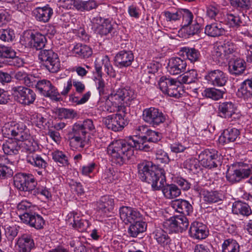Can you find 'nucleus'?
<instances>
[{
    "mask_svg": "<svg viewBox=\"0 0 252 252\" xmlns=\"http://www.w3.org/2000/svg\"><path fill=\"white\" fill-rule=\"evenodd\" d=\"M138 173L140 178L151 185L153 190H162L164 197L167 199L177 197L181 194V189L175 184H166V177L164 170L158 169L150 161H145L138 164Z\"/></svg>",
    "mask_w": 252,
    "mask_h": 252,
    "instance_id": "nucleus-1",
    "label": "nucleus"
},
{
    "mask_svg": "<svg viewBox=\"0 0 252 252\" xmlns=\"http://www.w3.org/2000/svg\"><path fill=\"white\" fill-rule=\"evenodd\" d=\"M146 141L132 138L114 140L107 146V154L112 164L121 166L133 155L134 149L144 151L150 150Z\"/></svg>",
    "mask_w": 252,
    "mask_h": 252,
    "instance_id": "nucleus-2",
    "label": "nucleus"
},
{
    "mask_svg": "<svg viewBox=\"0 0 252 252\" xmlns=\"http://www.w3.org/2000/svg\"><path fill=\"white\" fill-rule=\"evenodd\" d=\"M95 131V126L91 119L75 123L68 133L70 147L73 150L79 151L83 150L89 145V135Z\"/></svg>",
    "mask_w": 252,
    "mask_h": 252,
    "instance_id": "nucleus-3",
    "label": "nucleus"
},
{
    "mask_svg": "<svg viewBox=\"0 0 252 252\" xmlns=\"http://www.w3.org/2000/svg\"><path fill=\"white\" fill-rule=\"evenodd\" d=\"M108 96L119 108L120 112L127 114L126 107L135 99L136 94L133 89L126 87L114 91Z\"/></svg>",
    "mask_w": 252,
    "mask_h": 252,
    "instance_id": "nucleus-4",
    "label": "nucleus"
},
{
    "mask_svg": "<svg viewBox=\"0 0 252 252\" xmlns=\"http://www.w3.org/2000/svg\"><path fill=\"white\" fill-rule=\"evenodd\" d=\"M23 141V147L28 153L26 157L27 162L38 169H45L47 166V162L41 155L34 153L39 148L37 142L33 140H30V138Z\"/></svg>",
    "mask_w": 252,
    "mask_h": 252,
    "instance_id": "nucleus-5",
    "label": "nucleus"
},
{
    "mask_svg": "<svg viewBox=\"0 0 252 252\" xmlns=\"http://www.w3.org/2000/svg\"><path fill=\"white\" fill-rule=\"evenodd\" d=\"M236 45L232 42L225 41L214 46L213 58L219 63H223L236 57Z\"/></svg>",
    "mask_w": 252,
    "mask_h": 252,
    "instance_id": "nucleus-6",
    "label": "nucleus"
},
{
    "mask_svg": "<svg viewBox=\"0 0 252 252\" xmlns=\"http://www.w3.org/2000/svg\"><path fill=\"white\" fill-rule=\"evenodd\" d=\"M2 132L5 137L12 139L14 138L16 141L28 140L31 137L29 129L22 123L5 124Z\"/></svg>",
    "mask_w": 252,
    "mask_h": 252,
    "instance_id": "nucleus-7",
    "label": "nucleus"
},
{
    "mask_svg": "<svg viewBox=\"0 0 252 252\" xmlns=\"http://www.w3.org/2000/svg\"><path fill=\"white\" fill-rule=\"evenodd\" d=\"M41 64L51 73H57L61 68V63L57 53L51 49H43L38 53Z\"/></svg>",
    "mask_w": 252,
    "mask_h": 252,
    "instance_id": "nucleus-8",
    "label": "nucleus"
},
{
    "mask_svg": "<svg viewBox=\"0 0 252 252\" xmlns=\"http://www.w3.org/2000/svg\"><path fill=\"white\" fill-rule=\"evenodd\" d=\"M181 84L179 81L165 76L161 77L158 83L159 88L163 94L175 98L181 97L184 93Z\"/></svg>",
    "mask_w": 252,
    "mask_h": 252,
    "instance_id": "nucleus-9",
    "label": "nucleus"
},
{
    "mask_svg": "<svg viewBox=\"0 0 252 252\" xmlns=\"http://www.w3.org/2000/svg\"><path fill=\"white\" fill-rule=\"evenodd\" d=\"M91 22L95 32L101 36L110 35L111 37H114L118 34L117 26L108 19H104L97 16L94 17Z\"/></svg>",
    "mask_w": 252,
    "mask_h": 252,
    "instance_id": "nucleus-10",
    "label": "nucleus"
},
{
    "mask_svg": "<svg viewBox=\"0 0 252 252\" xmlns=\"http://www.w3.org/2000/svg\"><path fill=\"white\" fill-rule=\"evenodd\" d=\"M252 174V166L240 163L238 168L234 166L227 169L226 178L229 183L234 184L249 178Z\"/></svg>",
    "mask_w": 252,
    "mask_h": 252,
    "instance_id": "nucleus-11",
    "label": "nucleus"
},
{
    "mask_svg": "<svg viewBox=\"0 0 252 252\" xmlns=\"http://www.w3.org/2000/svg\"><path fill=\"white\" fill-rule=\"evenodd\" d=\"M199 161L204 168L211 169L216 168L222 163V158L218 151L207 149L202 151L198 156Z\"/></svg>",
    "mask_w": 252,
    "mask_h": 252,
    "instance_id": "nucleus-12",
    "label": "nucleus"
},
{
    "mask_svg": "<svg viewBox=\"0 0 252 252\" xmlns=\"http://www.w3.org/2000/svg\"><path fill=\"white\" fill-rule=\"evenodd\" d=\"M11 91L17 102L24 106L33 104L36 98V94L32 90L23 86L13 87Z\"/></svg>",
    "mask_w": 252,
    "mask_h": 252,
    "instance_id": "nucleus-13",
    "label": "nucleus"
},
{
    "mask_svg": "<svg viewBox=\"0 0 252 252\" xmlns=\"http://www.w3.org/2000/svg\"><path fill=\"white\" fill-rule=\"evenodd\" d=\"M237 108L235 104L232 101H228L219 103L218 107V115L221 118L230 121H236L240 119L241 115L237 112Z\"/></svg>",
    "mask_w": 252,
    "mask_h": 252,
    "instance_id": "nucleus-14",
    "label": "nucleus"
},
{
    "mask_svg": "<svg viewBox=\"0 0 252 252\" xmlns=\"http://www.w3.org/2000/svg\"><path fill=\"white\" fill-rule=\"evenodd\" d=\"M14 187L20 191H32L34 189L36 182L31 174L18 173L13 177Z\"/></svg>",
    "mask_w": 252,
    "mask_h": 252,
    "instance_id": "nucleus-15",
    "label": "nucleus"
},
{
    "mask_svg": "<svg viewBox=\"0 0 252 252\" xmlns=\"http://www.w3.org/2000/svg\"><path fill=\"white\" fill-rule=\"evenodd\" d=\"M189 225L188 219L184 216H175L164 222V228L170 233L182 232Z\"/></svg>",
    "mask_w": 252,
    "mask_h": 252,
    "instance_id": "nucleus-16",
    "label": "nucleus"
},
{
    "mask_svg": "<svg viewBox=\"0 0 252 252\" xmlns=\"http://www.w3.org/2000/svg\"><path fill=\"white\" fill-rule=\"evenodd\" d=\"M35 88L44 97H50L56 101H59L61 99L60 94L57 89L48 80H38Z\"/></svg>",
    "mask_w": 252,
    "mask_h": 252,
    "instance_id": "nucleus-17",
    "label": "nucleus"
},
{
    "mask_svg": "<svg viewBox=\"0 0 252 252\" xmlns=\"http://www.w3.org/2000/svg\"><path fill=\"white\" fill-rule=\"evenodd\" d=\"M142 118L145 122L154 127L163 123L166 119L160 110L153 107L144 109Z\"/></svg>",
    "mask_w": 252,
    "mask_h": 252,
    "instance_id": "nucleus-18",
    "label": "nucleus"
},
{
    "mask_svg": "<svg viewBox=\"0 0 252 252\" xmlns=\"http://www.w3.org/2000/svg\"><path fill=\"white\" fill-rule=\"evenodd\" d=\"M115 199L111 195L101 196L96 202V209L103 217H110L114 213Z\"/></svg>",
    "mask_w": 252,
    "mask_h": 252,
    "instance_id": "nucleus-19",
    "label": "nucleus"
},
{
    "mask_svg": "<svg viewBox=\"0 0 252 252\" xmlns=\"http://www.w3.org/2000/svg\"><path fill=\"white\" fill-rule=\"evenodd\" d=\"M123 114L117 113L109 115L103 119V122L108 129L114 131H121L127 124L125 118L126 114Z\"/></svg>",
    "mask_w": 252,
    "mask_h": 252,
    "instance_id": "nucleus-20",
    "label": "nucleus"
},
{
    "mask_svg": "<svg viewBox=\"0 0 252 252\" xmlns=\"http://www.w3.org/2000/svg\"><path fill=\"white\" fill-rule=\"evenodd\" d=\"M204 79L209 85L217 87H222L226 83L227 75L220 69L207 71L204 76Z\"/></svg>",
    "mask_w": 252,
    "mask_h": 252,
    "instance_id": "nucleus-21",
    "label": "nucleus"
},
{
    "mask_svg": "<svg viewBox=\"0 0 252 252\" xmlns=\"http://www.w3.org/2000/svg\"><path fill=\"white\" fill-rule=\"evenodd\" d=\"M19 217L23 223L28 224L36 229L43 228L45 224V221L42 217L33 212L32 213L20 214Z\"/></svg>",
    "mask_w": 252,
    "mask_h": 252,
    "instance_id": "nucleus-22",
    "label": "nucleus"
},
{
    "mask_svg": "<svg viewBox=\"0 0 252 252\" xmlns=\"http://www.w3.org/2000/svg\"><path fill=\"white\" fill-rule=\"evenodd\" d=\"M66 220L70 225L80 232L86 231L90 226L89 221L83 219L77 212L69 213L67 216Z\"/></svg>",
    "mask_w": 252,
    "mask_h": 252,
    "instance_id": "nucleus-23",
    "label": "nucleus"
},
{
    "mask_svg": "<svg viewBox=\"0 0 252 252\" xmlns=\"http://www.w3.org/2000/svg\"><path fill=\"white\" fill-rule=\"evenodd\" d=\"M121 219L126 224L132 223L140 220L142 215L136 209L128 206H122L120 208Z\"/></svg>",
    "mask_w": 252,
    "mask_h": 252,
    "instance_id": "nucleus-24",
    "label": "nucleus"
},
{
    "mask_svg": "<svg viewBox=\"0 0 252 252\" xmlns=\"http://www.w3.org/2000/svg\"><path fill=\"white\" fill-rule=\"evenodd\" d=\"M187 62L179 57H173L169 60L166 67L167 71L171 75H175L184 72L186 70Z\"/></svg>",
    "mask_w": 252,
    "mask_h": 252,
    "instance_id": "nucleus-25",
    "label": "nucleus"
},
{
    "mask_svg": "<svg viewBox=\"0 0 252 252\" xmlns=\"http://www.w3.org/2000/svg\"><path fill=\"white\" fill-rule=\"evenodd\" d=\"M209 231L207 226L199 221L193 222L189 231V236L194 239L202 240L208 235Z\"/></svg>",
    "mask_w": 252,
    "mask_h": 252,
    "instance_id": "nucleus-26",
    "label": "nucleus"
},
{
    "mask_svg": "<svg viewBox=\"0 0 252 252\" xmlns=\"http://www.w3.org/2000/svg\"><path fill=\"white\" fill-rule=\"evenodd\" d=\"M134 55L131 51H120L115 57V65L120 68L129 66L134 61Z\"/></svg>",
    "mask_w": 252,
    "mask_h": 252,
    "instance_id": "nucleus-27",
    "label": "nucleus"
},
{
    "mask_svg": "<svg viewBox=\"0 0 252 252\" xmlns=\"http://www.w3.org/2000/svg\"><path fill=\"white\" fill-rule=\"evenodd\" d=\"M16 248L18 252H30L34 248V241L29 234H23L17 239Z\"/></svg>",
    "mask_w": 252,
    "mask_h": 252,
    "instance_id": "nucleus-28",
    "label": "nucleus"
},
{
    "mask_svg": "<svg viewBox=\"0 0 252 252\" xmlns=\"http://www.w3.org/2000/svg\"><path fill=\"white\" fill-rule=\"evenodd\" d=\"M53 14V11L49 5L43 7H37L32 11V15L35 19L41 22H48Z\"/></svg>",
    "mask_w": 252,
    "mask_h": 252,
    "instance_id": "nucleus-29",
    "label": "nucleus"
},
{
    "mask_svg": "<svg viewBox=\"0 0 252 252\" xmlns=\"http://www.w3.org/2000/svg\"><path fill=\"white\" fill-rule=\"evenodd\" d=\"M227 61L228 70L231 74L239 75L245 71L246 63L243 59L235 57Z\"/></svg>",
    "mask_w": 252,
    "mask_h": 252,
    "instance_id": "nucleus-30",
    "label": "nucleus"
},
{
    "mask_svg": "<svg viewBox=\"0 0 252 252\" xmlns=\"http://www.w3.org/2000/svg\"><path fill=\"white\" fill-rule=\"evenodd\" d=\"M232 212L234 215L247 218L252 214V210L248 203L238 200L233 203Z\"/></svg>",
    "mask_w": 252,
    "mask_h": 252,
    "instance_id": "nucleus-31",
    "label": "nucleus"
},
{
    "mask_svg": "<svg viewBox=\"0 0 252 252\" xmlns=\"http://www.w3.org/2000/svg\"><path fill=\"white\" fill-rule=\"evenodd\" d=\"M171 207L177 212L186 215H189L193 211V207L187 200L183 199H175L172 201Z\"/></svg>",
    "mask_w": 252,
    "mask_h": 252,
    "instance_id": "nucleus-32",
    "label": "nucleus"
},
{
    "mask_svg": "<svg viewBox=\"0 0 252 252\" xmlns=\"http://www.w3.org/2000/svg\"><path fill=\"white\" fill-rule=\"evenodd\" d=\"M240 135L239 130L236 128H228L223 130L219 138L220 143L224 145L234 142Z\"/></svg>",
    "mask_w": 252,
    "mask_h": 252,
    "instance_id": "nucleus-33",
    "label": "nucleus"
},
{
    "mask_svg": "<svg viewBox=\"0 0 252 252\" xmlns=\"http://www.w3.org/2000/svg\"><path fill=\"white\" fill-rule=\"evenodd\" d=\"M247 19H248V17L244 14L239 15L230 13L226 15L227 24L232 28L247 26V23L246 21Z\"/></svg>",
    "mask_w": 252,
    "mask_h": 252,
    "instance_id": "nucleus-34",
    "label": "nucleus"
},
{
    "mask_svg": "<svg viewBox=\"0 0 252 252\" xmlns=\"http://www.w3.org/2000/svg\"><path fill=\"white\" fill-rule=\"evenodd\" d=\"M239 97L248 99L252 97V77L244 81L237 92Z\"/></svg>",
    "mask_w": 252,
    "mask_h": 252,
    "instance_id": "nucleus-35",
    "label": "nucleus"
},
{
    "mask_svg": "<svg viewBox=\"0 0 252 252\" xmlns=\"http://www.w3.org/2000/svg\"><path fill=\"white\" fill-rule=\"evenodd\" d=\"M154 239L161 247H165L171 243V239L167 233L161 228H156L153 232Z\"/></svg>",
    "mask_w": 252,
    "mask_h": 252,
    "instance_id": "nucleus-36",
    "label": "nucleus"
},
{
    "mask_svg": "<svg viewBox=\"0 0 252 252\" xmlns=\"http://www.w3.org/2000/svg\"><path fill=\"white\" fill-rule=\"evenodd\" d=\"M72 52L76 57L83 59H88L93 54L92 49L89 46L80 43L74 46Z\"/></svg>",
    "mask_w": 252,
    "mask_h": 252,
    "instance_id": "nucleus-37",
    "label": "nucleus"
},
{
    "mask_svg": "<svg viewBox=\"0 0 252 252\" xmlns=\"http://www.w3.org/2000/svg\"><path fill=\"white\" fill-rule=\"evenodd\" d=\"M147 223L140 220L131 223L129 226L127 233L129 236L133 238L137 237V236L146 230Z\"/></svg>",
    "mask_w": 252,
    "mask_h": 252,
    "instance_id": "nucleus-38",
    "label": "nucleus"
},
{
    "mask_svg": "<svg viewBox=\"0 0 252 252\" xmlns=\"http://www.w3.org/2000/svg\"><path fill=\"white\" fill-rule=\"evenodd\" d=\"M224 33L225 30L220 23H214L208 24L205 28V33L211 37H218Z\"/></svg>",
    "mask_w": 252,
    "mask_h": 252,
    "instance_id": "nucleus-39",
    "label": "nucleus"
},
{
    "mask_svg": "<svg viewBox=\"0 0 252 252\" xmlns=\"http://www.w3.org/2000/svg\"><path fill=\"white\" fill-rule=\"evenodd\" d=\"M20 146L16 140L10 139L2 144V150L7 155H17L20 150Z\"/></svg>",
    "mask_w": 252,
    "mask_h": 252,
    "instance_id": "nucleus-40",
    "label": "nucleus"
},
{
    "mask_svg": "<svg viewBox=\"0 0 252 252\" xmlns=\"http://www.w3.org/2000/svg\"><path fill=\"white\" fill-rule=\"evenodd\" d=\"M240 246L234 239L228 238L221 245V252H240Z\"/></svg>",
    "mask_w": 252,
    "mask_h": 252,
    "instance_id": "nucleus-41",
    "label": "nucleus"
},
{
    "mask_svg": "<svg viewBox=\"0 0 252 252\" xmlns=\"http://www.w3.org/2000/svg\"><path fill=\"white\" fill-rule=\"evenodd\" d=\"M32 44L36 50H42L47 42L45 36L38 32L32 33L31 35Z\"/></svg>",
    "mask_w": 252,
    "mask_h": 252,
    "instance_id": "nucleus-42",
    "label": "nucleus"
},
{
    "mask_svg": "<svg viewBox=\"0 0 252 252\" xmlns=\"http://www.w3.org/2000/svg\"><path fill=\"white\" fill-rule=\"evenodd\" d=\"M203 200L209 203H215L222 200V195L218 191L204 190L202 192Z\"/></svg>",
    "mask_w": 252,
    "mask_h": 252,
    "instance_id": "nucleus-43",
    "label": "nucleus"
},
{
    "mask_svg": "<svg viewBox=\"0 0 252 252\" xmlns=\"http://www.w3.org/2000/svg\"><path fill=\"white\" fill-rule=\"evenodd\" d=\"M198 73L195 69H191L178 77L181 84H191L198 80Z\"/></svg>",
    "mask_w": 252,
    "mask_h": 252,
    "instance_id": "nucleus-44",
    "label": "nucleus"
},
{
    "mask_svg": "<svg viewBox=\"0 0 252 252\" xmlns=\"http://www.w3.org/2000/svg\"><path fill=\"white\" fill-rule=\"evenodd\" d=\"M224 93L225 89L219 90L214 88H211L206 89L202 93V94L206 97L217 100L222 98Z\"/></svg>",
    "mask_w": 252,
    "mask_h": 252,
    "instance_id": "nucleus-45",
    "label": "nucleus"
},
{
    "mask_svg": "<svg viewBox=\"0 0 252 252\" xmlns=\"http://www.w3.org/2000/svg\"><path fill=\"white\" fill-rule=\"evenodd\" d=\"M99 109L108 113L121 112L119 108L111 100L108 96L104 102L101 103Z\"/></svg>",
    "mask_w": 252,
    "mask_h": 252,
    "instance_id": "nucleus-46",
    "label": "nucleus"
},
{
    "mask_svg": "<svg viewBox=\"0 0 252 252\" xmlns=\"http://www.w3.org/2000/svg\"><path fill=\"white\" fill-rule=\"evenodd\" d=\"M102 63L104 65V70L107 74L112 78H115L116 72L111 64L110 58L107 55L103 56L101 60Z\"/></svg>",
    "mask_w": 252,
    "mask_h": 252,
    "instance_id": "nucleus-47",
    "label": "nucleus"
},
{
    "mask_svg": "<svg viewBox=\"0 0 252 252\" xmlns=\"http://www.w3.org/2000/svg\"><path fill=\"white\" fill-rule=\"evenodd\" d=\"M15 32L12 28L8 27L0 29V39L4 42H12L15 38Z\"/></svg>",
    "mask_w": 252,
    "mask_h": 252,
    "instance_id": "nucleus-48",
    "label": "nucleus"
},
{
    "mask_svg": "<svg viewBox=\"0 0 252 252\" xmlns=\"http://www.w3.org/2000/svg\"><path fill=\"white\" fill-rule=\"evenodd\" d=\"M229 1L232 6L239 10H248L252 8L251 0H229Z\"/></svg>",
    "mask_w": 252,
    "mask_h": 252,
    "instance_id": "nucleus-49",
    "label": "nucleus"
},
{
    "mask_svg": "<svg viewBox=\"0 0 252 252\" xmlns=\"http://www.w3.org/2000/svg\"><path fill=\"white\" fill-rule=\"evenodd\" d=\"M183 51L186 53L188 59L191 62L194 63L199 61L200 57L199 51L195 48L189 47H184Z\"/></svg>",
    "mask_w": 252,
    "mask_h": 252,
    "instance_id": "nucleus-50",
    "label": "nucleus"
},
{
    "mask_svg": "<svg viewBox=\"0 0 252 252\" xmlns=\"http://www.w3.org/2000/svg\"><path fill=\"white\" fill-rule=\"evenodd\" d=\"M102 178L105 182L111 183L118 180V174L113 168H107L105 170Z\"/></svg>",
    "mask_w": 252,
    "mask_h": 252,
    "instance_id": "nucleus-51",
    "label": "nucleus"
},
{
    "mask_svg": "<svg viewBox=\"0 0 252 252\" xmlns=\"http://www.w3.org/2000/svg\"><path fill=\"white\" fill-rule=\"evenodd\" d=\"M58 114L60 119H73L77 115L76 112L73 109L60 108L58 109Z\"/></svg>",
    "mask_w": 252,
    "mask_h": 252,
    "instance_id": "nucleus-52",
    "label": "nucleus"
},
{
    "mask_svg": "<svg viewBox=\"0 0 252 252\" xmlns=\"http://www.w3.org/2000/svg\"><path fill=\"white\" fill-rule=\"evenodd\" d=\"M31 120L33 123L38 128L44 129L47 124V119L44 118L41 114L35 113L32 116Z\"/></svg>",
    "mask_w": 252,
    "mask_h": 252,
    "instance_id": "nucleus-53",
    "label": "nucleus"
},
{
    "mask_svg": "<svg viewBox=\"0 0 252 252\" xmlns=\"http://www.w3.org/2000/svg\"><path fill=\"white\" fill-rule=\"evenodd\" d=\"M34 206L32 205L31 202L23 200L19 202L17 206V210L19 212H23L24 213H32Z\"/></svg>",
    "mask_w": 252,
    "mask_h": 252,
    "instance_id": "nucleus-54",
    "label": "nucleus"
},
{
    "mask_svg": "<svg viewBox=\"0 0 252 252\" xmlns=\"http://www.w3.org/2000/svg\"><path fill=\"white\" fill-rule=\"evenodd\" d=\"M184 167L189 171L194 173L199 168L200 166L195 158H191L184 161Z\"/></svg>",
    "mask_w": 252,
    "mask_h": 252,
    "instance_id": "nucleus-55",
    "label": "nucleus"
},
{
    "mask_svg": "<svg viewBox=\"0 0 252 252\" xmlns=\"http://www.w3.org/2000/svg\"><path fill=\"white\" fill-rule=\"evenodd\" d=\"M161 134L159 132L152 130L149 128L146 136H144V140H147V141L152 142H157L161 139Z\"/></svg>",
    "mask_w": 252,
    "mask_h": 252,
    "instance_id": "nucleus-56",
    "label": "nucleus"
},
{
    "mask_svg": "<svg viewBox=\"0 0 252 252\" xmlns=\"http://www.w3.org/2000/svg\"><path fill=\"white\" fill-rule=\"evenodd\" d=\"M182 11V17L183 18V29L191 24L193 18L192 13L188 9H184Z\"/></svg>",
    "mask_w": 252,
    "mask_h": 252,
    "instance_id": "nucleus-57",
    "label": "nucleus"
},
{
    "mask_svg": "<svg viewBox=\"0 0 252 252\" xmlns=\"http://www.w3.org/2000/svg\"><path fill=\"white\" fill-rule=\"evenodd\" d=\"M96 163L94 161H91L87 164L84 165L80 167V173L84 176H89L96 167Z\"/></svg>",
    "mask_w": 252,
    "mask_h": 252,
    "instance_id": "nucleus-58",
    "label": "nucleus"
},
{
    "mask_svg": "<svg viewBox=\"0 0 252 252\" xmlns=\"http://www.w3.org/2000/svg\"><path fill=\"white\" fill-rule=\"evenodd\" d=\"M52 158L56 162H58L63 165L67 164L68 160L66 156L62 151H55L52 153Z\"/></svg>",
    "mask_w": 252,
    "mask_h": 252,
    "instance_id": "nucleus-59",
    "label": "nucleus"
},
{
    "mask_svg": "<svg viewBox=\"0 0 252 252\" xmlns=\"http://www.w3.org/2000/svg\"><path fill=\"white\" fill-rule=\"evenodd\" d=\"M16 52L10 47L4 46H0V56L8 59L9 60L12 57H14Z\"/></svg>",
    "mask_w": 252,
    "mask_h": 252,
    "instance_id": "nucleus-60",
    "label": "nucleus"
},
{
    "mask_svg": "<svg viewBox=\"0 0 252 252\" xmlns=\"http://www.w3.org/2000/svg\"><path fill=\"white\" fill-rule=\"evenodd\" d=\"M95 82L96 87L100 95H102L104 94L105 82L102 78V75L95 76L94 79Z\"/></svg>",
    "mask_w": 252,
    "mask_h": 252,
    "instance_id": "nucleus-61",
    "label": "nucleus"
},
{
    "mask_svg": "<svg viewBox=\"0 0 252 252\" xmlns=\"http://www.w3.org/2000/svg\"><path fill=\"white\" fill-rule=\"evenodd\" d=\"M149 127L145 125H139L135 127L134 132L136 134V137L139 136L138 140H144V136H146Z\"/></svg>",
    "mask_w": 252,
    "mask_h": 252,
    "instance_id": "nucleus-62",
    "label": "nucleus"
},
{
    "mask_svg": "<svg viewBox=\"0 0 252 252\" xmlns=\"http://www.w3.org/2000/svg\"><path fill=\"white\" fill-rule=\"evenodd\" d=\"M13 172L10 167L7 165L0 163V178L5 179L12 176Z\"/></svg>",
    "mask_w": 252,
    "mask_h": 252,
    "instance_id": "nucleus-63",
    "label": "nucleus"
},
{
    "mask_svg": "<svg viewBox=\"0 0 252 252\" xmlns=\"http://www.w3.org/2000/svg\"><path fill=\"white\" fill-rule=\"evenodd\" d=\"M184 30L186 31L187 33L189 35H193L200 32L201 30V25L197 22H195L194 24L186 27Z\"/></svg>",
    "mask_w": 252,
    "mask_h": 252,
    "instance_id": "nucleus-64",
    "label": "nucleus"
}]
</instances>
